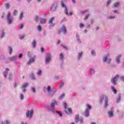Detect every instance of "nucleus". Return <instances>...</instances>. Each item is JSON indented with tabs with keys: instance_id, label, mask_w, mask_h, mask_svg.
<instances>
[{
	"instance_id": "1",
	"label": "nucleus",
	"mask_w": 124,
	"mask_h": 124,
	"mask_svg": "<svg viewBox=\"0 0 124 124\" xmlns=\"http://www.w3.org/2000/svg\"><path fill=\"white\" fill-rule=\"evenodd\" d=\"M104 99L105 107H107V106H108V97H107L106 95H103L101 97L100 101V102H102Z\"/></svg>"
},
{
	"instance_id": "2",
	"label": "nucleus",
	"mask_w": 124,
	"mask_h": 124,
	"mask_svg": "<svg viewBox=\"0 0 124 124\" xmlns=\"http://www.w3.org/2000/svg\"><path fill=\"white\" fill-rule=\"evenodd\" d=\"M64 109L66 114H68V115L72 113V109H71V108H67V104L66 103H64Z\"/></svg>"
},
{
	"instance_id": "3",
	"label": "nucleus",
	"mask_w": 124,
	"mask_h": 124,
	"mask_svg": "<svg viewBox=\"0 0 124 124\" xmlns=\"http://www.w3.org/2000/svg\"><path fill=\"white\" fill-rule=\"evenodd\" d=\"M119 77H120V76L118 75H117L114 78H111V83L113 84L114 85H116V84H117V81H118Z\"/></svg>"
},
{
	"instance_id": "4",
	"label": "nucleus",
	"mask_w": 124,
	"mask_h": 124,
	"mask_svg": "<svg viewBox=\"0 0 124 124\" xmlns=\"http://www.w3.org/2000/svg\"><path fill=\"white\" fill-rule=\"evenodd\" d=\"M86 107H87L86 110L84 113L85 117H89V115H90V112L89 109H91L92 107L89 105H86Z\"/></svg>"
},
{
	"instance_id": "5",
	"label": "nucleus",
	"mask_w": 124,
	"mask_h": 124,
	"mask_svg": "<svg viewBox=\"0 0 124 124\" xmlns=\"http://www.w3.org/2000/svg\"><path fill=\"white\" fill-rule=\"evenodd\" d=\"M61 5L62 7H64L65 12L66 15H72V13L71 12H69V13L67 12V8L65 6V5H64L63 2H61Z\"/></svg>"
},
{
	"instance_id": "6",
	"label": "nucleus",
	"mask_w": 124,
	"mask_h": 124,
	"mask_svg": "<svg viewBox=\"0 0 124 124\" xmlns=\"http://www.w3.org/2000/svg\"><path fill=\"white\" fill-rule=\"evenodd\" d=\"M62 32H63V33H65L66 32V28H65L64 25L62 26V27L61 30H59L58 31V34H61Z\"/></svg>"
},
{
	"instance_id": "7",
	"label": "nucleus",
	"mask_w": 124,
	"mask_h": 124,
	"mask_svg": "<svg viewBox=\"0 0 124 124\" xmlns=\"http://www.w3.org/2000/svg\"><path fill=\"white\" fill-rule=\"evenodd\" d=\"M33 115V110L31 109L30 112L29 110H28L26 112V116L27 118H31Z\"/></svg>"
},
{
	"instance_id": "8",
	"label": "nucleus",
	"mask_w": 124,
	"mask_h": 124,
	"mask_svg": "<svg viewBox=\"0 0 124 124\" xmlns=\"http://www.w3.org/2000/svg\"><path fill=\"white\" fill-rule=\"evenodd\" d=\"M11 14L10 12H9L8 15L7 16V21L9 24H11L12 23V20H13V18H10Z\"/></svg>"
},
{
	"instance_id": "9",
	"label": "nucleus",
	"mask_w": 124,
	"mask_h": 124,
	"mask_svg": "<svg viewBox=\"0 0 124 124\" xmlns=\"http://www.w3.org/2000/svg\"><path fill=\"white\" fill-rule=\"evenodd\" d=\"M50 60H51V55L47 54L46 55L45 61L46 63H49V62H50Z\"/></svg>"
},
{
	"instance_id": "10",
	"label": "nucleus",
	"mask_w": 124,
	"mask_h": 124,
	"mask_svg": "<svg viewBox=\"0 0 124 124\" xmlns=\"http://www.w3.org/2000/svg\"><path fill=\"white\" fill-rule=\"evenodd\" d=\"M28 86H29V83H26L22 85L23 92H24V93H26V88H27V87H28Z\"/></svg>"
},
{
	"instance_id": "11",
	"label": "nucleus",
	"mask_w": 124,
	"mask_h": 124,
	"mask_svg": "<svg viewBox=\"0 0 124 124\" xmlns=\"http://www.w3.org/2000/svg\"><path fill=\"white\" fill-rule=\"evenodd\" d=\"M54 20H55V16L52 17L51 19L49 20V24H53V22H54Z\"/></svg>"
},
{
	"instance_id": "12",
	"label": "nucleus",
	"mask_w": 124,
	"mask_h": 124,
	"mask_svg": "<svg viewBox=\"0 0 124 124\" xmlns=\"http://www.w3.org/2000/svg\"><path fill=\"white\" fill-rule=\"evenodd\" d=\"M34 62V59H33V58H32L29 60L27 64L28 65H30V64H31V62Z\"/></svg>"
},
{
	"instance_id": "13",
	"label": "nucleus",
	"mask_w": 124,
	"mask_h": 124,
	"mask_svg": "<svg viewBox=\"0 0 124 124\" xmlns=\"http://www.w3.org/2000/svg\"><path fill=\"white\" fill-rule=\"evenodd\" d=\"M121 55H119L116 57V62L120 63V59H121Z\"/></svg>"
},
{
	"instance_id": "14",
	"label": "nucleus",
	"mask_w": 124,
	"mask_h": 124,
	"mask_svg": "<svg viewBox=\"0 0 124 124\" xmlns=\"http://www.w3.org/2000/svg\"><path fill=\"white\" fill-rule=\"evenodd\" d=\"M76 123H78L79 122V115H77L75 119Z\"/></svg>"
},
{
	"instance_id": "15",
	"label": "nucleus",
	"mask_w": 124,
	"mask_h": 124,
	"mask_svg": "<svg viewBox=\"0 0 124 124\" xmlns=\"http://www.w3.org/2000/svg\"><path fill=\"white\" fill-rule=\"evenodd\" d=\"M40 23L41 24H45L46 23V19L42 18L40 19Z\"/></svg>"
},
{
	"instance_id": "16",
	"label": "nucleus",
	"mask_w": 124,
	"mask_h": 124,
	"mask_svg": "<svg viewBox=\"0 0 124 124\" xmlns=\"http://www.w3.org/2000/svg\"><path fill=\"white\" fill-rule=\"evenodd\" d=\"M32 45L33 46V48H35V46H36V42H35V40H33L32 42Z\"/></svg>"
},
{
	"instance_id": "17",
	"label": "nucleus",
	"mask_w": 124,
	"mask_h": 124,
	"mask_svg": "<svg viewBox=\"0 0 124 124\" xmlns=\"http://www.w3.org/2000/svg\"><path fill=\"white\" fill-rule=\"evenodd\" d=\"M55 105H57V102L56 101H54V103L51 104V106L52 108H53V107H55Z\"/></svg>"
},
{
	"instance_id": "18",
	"label": "nucleus",
	"mask_w": 124,
	"mask_h": 124,
	"mask_svg": "<svg viewBox=\"0 0 124 124\" xmlns=\"http://www.w3.org/2000/svg\"><path fill=\"white\" fill-rule=\"evenodd\" d=\"M23 16H24V13H23V12L20 13V14L19 16V19L22 20V18H23Z\"/></svg>"
},
{
	"instance_id": "19",
	"label": "nucleus",
	"mask_w": 124,
	"mask_h": 124,
	"mask_svg": "<svg viewBox=\"0 0 124 124\" xmlns=\"http://www.w3.org/2000/svg\"><path fill=\"white\" fill-rule=\"evenodd\" d=\"M108 60V55L105 56L103 59V62H106Z\"/></svg>"
},
{
	"instance_id": "20",
	"label": "nucleus",
	"mask_w": 124,
	"mask_h": 124,
	"mask_svg": "<svg viewBox=\"0 0 124 124\" xmlns=\"http://www.w3.org/2000/svg\"><path fill=\"white\" fill-rule=\"evenodd\" d=\"M108 115L109 116V117H113V112L108 111Z\"/></svg>"
},
{
	"instance_id": "21",
	"label": "nucleus",
	"mask_w": 124,
	"mask_h": 124,
	"mask_svg": "<svg viewBox=\"0 0 124 124\" xmlns=\"http://www.w3.org/2000/svg\"><path fill=\"white\" fill-rule=\"evenodd\" d=\"M9 50L10 54L11 55V54H12V51L13 50L12 49V47L9 46Z\"/></svg>"
},
{
	"instance_id": "22",
	"label": "nucleus",
	"mask_w": 124,
	"mask_h": 124,
	"mask_svg": "<svg viewBox=\"0 0 124 124\" xmlns=\"http://www.w3.org/2000/svg\"><path fill=\"white\" fill-rule=\"evenodd\" d=\"M5 7L7 8V9H8V8H10V5L9 3H6L5 4Z\"/></svg>"
},
{
	"instance_id": "23",
	"label": "nucleus",
	"mask_w": 124,
	"mask_h": 124,
	"mask_svg": "<svg viewBox=\"0 0 124 124\" xmlns=\"http://www.w3.org/2000/svg\"><path fill=\"white\" fill-rule=\"evenodd\" d=\"M120 5V3L119 2H116L114 4V7H117V6H119Z\"/></svg>"
},
{
	"instance_id": "24",
	"label": "nucleus",
	"mask_w": 124,
	"mask_h": 124,
	"mask_svg": "<svg viewBox=\"0 0 124 124\" xmlns=\"http://www.w3.org/2000/svg\"><path fill=\"white\" fill-rule=\"evenodd\" d=\"M60 58L61 60H63L64 56H63V54H62V53H60Z\"/></svg>"
},
{
	"instance_id": "25",
	"label": "nucleus",
	"mask_w": 124,
	"mask_h": 124,
	"mask_svg": "<svg viewBox=\"0 0 124 124\" xmlns=\"http://www.w3.org/2000/svg\"><path fill=\"white\" fill-rule=\"evenodd\" d=\"M82 55H83V52H80L78 53V60L80 59V58H81V57H82Z\"/></svg>"
},
{
	"instance_id": "26",
	"label": "nucleus",
	"mask_w": 124,
	"mask_h": 124,
	"mask_svg": "<svg viewBox=\"0 0 124 124\" xmlns=\"http://www.w3.org/2000/svg\"><path fill=\"white\" fill-rule=\"evenodd\" d=\"M112 92H114V93H117V90L115 89L114 87L112 88Z\"/></svg>"
},
{
	"instance_id": "27",
	"label": "nucleus",
	"mask_w": 124,
	"mask_h": 124,
	"mask_svg": "<svg viewBox=\"0 0 124 124\" xmlns=\"http://www.w3.org/2000/svg\"><path fill=\"white\" fill-rule=\"evenodd\" d=\"M64 94H62V95H61L60 97H59V99H62V98H63V97H64Z\"/></svg>"
},
{
	"instance_id": "28",
	"label": "nucleus",
	"mask_w": 124,
	"mask_h": 124,
	"mask_svg": "<svg viewBox=\"0 0 124 124\" xmlns=\"http://www.w3.org/2000/svg\"><path fill=\"white\" fill-rule=\"evenodd\" d=\"M56 113L59 115L61 117L62 116V112L61 111H56Z\"/></svg>"
},
{
	"instance_id": "29",
	"label": "nucleus",
	"mask_w": 124,
	"mask_h": 124,
	"mask_svg": "<svg viewBox=\"0 0 124 124\" xmlns=\"http://www.w3.org/2000/svg\"><path fill=\"white\" fill-rule=\"evenodd\" d=\"M10 61H14L16 60V57H13L9 59Z\"/></svg>"
},
{
	"instance_id": "30",
	"label": "nucleus",
	"mask_w": 124,
	"mask_h": 124,
	"mask_svg": "<svg viewBox=\"0 0 124 124\" xmlns=\"http://www.w3.org/2000/svg\"><path fill=\"white\" fill-rule=\"evenodd\" d=\"M79 122H80V124H83V118H82V117L80 118Z\"/></svg>"
},
{
	"instance_id": "31",
	"label": "nucleus",
	"mask_w": 124,
	"mask_h": 124,
	"mask_svg": "<svg viewBox=\"0 0 124 124\" xmlns=\"http://www.w3.org/2000/svg\"><path fill=\"white\" fill-rule=\"evenodd\" d=\"M31 90L33 93H35V92H36V90L35 89V88L34 87H32Z\"/></svg>"
},
{
	"instance_id": "32",
	"label": "nucleus",
	"mask_w": 124,
	"mask_h": 124,
	"mask_svg": "<svg viewBox=\"0 0 124 124\" xmlns=\"http://www.w3.org/2000/svg\"><path fill=\"white\" fill-rule=\"evenodd\" d=\"M47 92H48V93H50L51 91V87L50 86H48L47 88Z\"/></svg>"
},
{
	"instance_id": "33",
	"label": "nucleus",
	"mask_w": 124,
	"mask_h": 124,
	"mask_svg": "<svg viewBox=\"0 0 124 124\" xmlns=\"http://www.w3.org/2000/svg\"><path fill=\"white\" fill-rule=\"evenodd\" d=\"M37 29H38V31H41V26H38Z\"/></svg>"
},
{
	"instance_id": "34",
	"label": "nucleus",
	"mask_w": 124,
	"mask_h": 124,
	"mask_svg": "<svg viewBox=\"0 0 124 124\" xmlns=\"http://www.w3.org/2000/svg\"><path fill=\"white\" fill-rule=\"evenodd\" d=\"M120 80H121V81H123V82H124V76H122L120 78Z\"/></svg>"
},
{
	"instance_id": "35",
	"label": "nucleus",
	"mask_w": 124,
	"mask_h": 124,
	"mask_svg": "<svg viewBox=\"0 0 124 124\" xmlns=\"http://www.w3.org/2000/svg\"><path fill=\"white\" fill-rule=\"evenodd\" d=\"M38 19H39L38 16H35V20L36 22H38Z\"/></svg>"
},
{
	"instance_id": "36",
	"label": "nucleus",
	"mask_w": 124,
	"mask_h": 124,
	"mask_svg": "<svg viewBox=\"0 0 124 124\" xmlns=\"http://www.w3.org/2000/svg\"><path fill=\"white\" fill-rule=\"evenodd\" d=\"M63 85H64V83L63 82H62L61 83H60V88H62V87L63 86Z\"/></svg>"
},
{
	"instance_id": "37",
	"label": "nucleus",
	"mask_w": 124,
	"mask_h": 124,
	"mask_svg": "<svg viewBox=\"0 0 124 124\" xmlns=\"http://www.w3.org/2000/svg\"><path fill=\"white\" fill-rule=\"evenodd\" d=\"M90 72L91 74H93V73H94V71L93 69H91Z\"/></svg>"
},
{
	"instance_id": "38",
	"label": "nucleus",
	"mask_w": 124,
	"mask_h": 124,
	"mask_svg": "<svg viewBox=\"0 0 124 124\" xmlns=\"http://www.w3.org/2000/svg\"><path fill=\"white\" fill-rule=\"evenodd\" d=\"M42 71H41V70H39L38 71V72H37V74H38V75H40V74H41V73H42Z\"/></svg>"
},
{
	"instance_id": "39",
	"label": "nucleus",
	"mask_w": 124,
	"mask_h": 124,
	"mask_svg": "<svg viewBox=\"0 0 124 124\" xmlns=\"http://www.w3.org/2000/svg\"><path fill=\"white\" fill-rule=\"evenodd\" d=\"M9 124V121H5L4 122V124Z\"/></svg>"
},
{
	"instance_id": "40",
	"label": "nucleus",
	"mask_w": 124,
	"mask_h": 124,
	"mask_svg": "<svg viewBox=\"0 0 124 124\" xmlns=\"http://www.w3.org/2000/svg\"><path fill=\"white\" fill-rule=\"evenodd\" d=\"M83 27H84V24H83L82 23H80L79 24V28H83Z\"/></svg>"
},
{
	"instance_id": "41",
	"label": "nucleus",
	"mask_w": 124,
	"mask_h": 124,
	"mask_svg": "<svg viewBox=\"0 0 124 124\" xmlns=\"http://www.w3.org/2000/svg\"><path fill=\"white\" fill-rule=\"evenodd\" d=\"M56 93L55 91H54V92L51 91V92L50 93V95H52V94H54V93Z\"/></svg>"
},
{
	"instance_id": "42",
	"label": "nucleus",
	"mask_w": 124,
	"mask_h": 124,
	"mask_svg": "<svg viewBox=\"0 0 124 124\" xmlns=\"http://www.w3.org/2000/svg\"><path fill=\"white\" fill-rule=\"evenodd\" d=\"M61 46H62V47H63V48H64L66 50H67V47H66V46H63V45H61Z\"/></svg>"
},
{
	"instance_id": "43",
	"label": "nucleus",
	"mask_w": 124,
	"mask_h": 124,
	"mask_svg": "<svg viewBox=\"0 0 124 124\" xmlns=\"http://www.w3.org/2000/svg\"><path fill=\"white\" fill-rule=\"evenodd\" d=\"M20 99H24V95H23V94H21L20 95Z\"/></svg>"
},
{
	"instance_id": "44",
	"label": "nucleus",
	"mask_w": 124,
	"mask_h": 124,
	"mask_svg": "<svg viewBox=\"0 0 124 124\" xmlns=\"http://www.w3.org/2000/svg\"><path fill=\"white\" fill-rule=\"evenodd\" d=\"M24 37H25V35H23L22 36H20L19 38H20V39H23V38H24Z\"/></svg>"
},
{
	"instance_id": "45",
	"label": "nucleus",
	"mask_w": 124,
	"mask_h": 124,
	"mask_svg": "<svg viewBox=\"0 0 124 124\" xmlns=\"http://www.w3.org/2000/svg\"><path fill=\"white\" fill-rule=\"evenodd\" d=\"M41 52H42V53L44 52V48L42 47H41Z\"/></svg>"
},
{
	"instance_id": "46",
	"label": "nucleus",
	"mask_w": 124,
	"mask_h": 124,
	"mask_svg": "<svg viewBox=\"0 0 124 124\" xmlns=\"http://www.w3.org/2000/svg\"><path fill=\"white\" fill-rule=\"evenodd\" d=\"M17 10H15V11H14V15H16V14H17Z\"/></svg>"
},
{
	"instance_id": "47",
	"label": "nucleus",
	"mask_w": 124,
	"mask_h": 124,
	"mask_svg": "<svg viewBox=\"0 0 124 124\" xmlns=\"http://www.w3.org/2000/svg\"><path fill=\"white\" fill-rule=\"evenodd\" d=\"M22 57H23V54L22 53H21L19 55L18 58H19V59H21V58H22Z\"/></svg>"
},
{
	"instance_id": "48",
	"label": "nucleus",
	"mask_w": 124,
	"mask_h": 124,
	"mask_svg": "<svg viewBox=\"0 0 124 124\" xmlns=\"http://www.w3.org/2000/svg\"><path fill=\"white\" fill-rule=\"evenodd\" d=\"M7 73H8V72H5L4 73V77L6 78V75H7Z\"/></svg>"
},
{
	"instance_id": "49",
	"label": "nucleus",
	"mask_w": 124,
	"mask_h": 124,
	"mask_svg": "<svg viewBox=\"0 0 124 124\" xmlns=\"http://www.w3.org/2000/svg\"><path fill=\"white\" fill-rule=\"evenodd\" d=\"M109 3H111V0H109V1H108L107 2V6H108V5H109Z\"/></svg>"
},
{
	"instance_id": "50",
	"label": "nucleus",
	"mask_w": 124,
	"mask_h": 124,
	"mask_svg": "<svg viewBox=\"0 0 124 124\" xmlns=\"http://www.w3.org/2000/svg\"><path fill=\"white\" fill-rule=\"evenodd\" d=\"M89 15L86 16L85 18H84V20H87V19H88V18H89Z\"/></svg>"
},
{
	"instance_id": "51",
	"label": "nucleus",
	"mask_w": 124,
	"mask_h": 124,
	"mask_svg": "<svg viewBox=\"0 0 124 124\" xmlns=\"http://www.w3.org/2000/svg\"><path fill=\"white\" fill-rule=\"evenodd\" d=\"M91 53L92 55H95V52L93 50H92Z\"/></svg>"
},
{
	"instance_id": "52",
	"label": "nucleus",
	"mask_w": 124,
	"mask_h": 124,
	"mask_svg": "<svg viewBox=\"0 0 124 124\" xmlns=\"http://www.w3.org/2000/svg\"><path fill=\"white\" fill-rule=\"evenodd\" d=\"M120 100H121V96H119L118 97V98L117 99V102H119V101H120Z\"/></svg>"
},
{
	"instance_id": "53",
	"label": "nucleus",
	"mask_w": 124,
	"mask_h": 124,
	"mask_svg": "<svg viewBox=\"0 0 124 124\" xmlns=\"http://www.w3.org/2000/svg\"><path fill=\"white\" fill-rule=\"evenodd\" d=\"M4 32H3V33H2V35L1 36V38H2V37H3V36H4Z\"/></svg>"
},
{
	"instance_id": "54",
	"label": "nucleus",
	"mask_w": 124,
	"mask_h": 124,
	"mask_svg": "<svg viewBox=\"0 0 124 124\" xmlns=\"http://www.w3.org/2000/svg\"><path fill=\"white\" fill-rule=\"evenodd\" d=\"M12 77V74L9 75V79H11V77Z\"/></svg>"
},
{
	"instance_id": "55",
	"label": "nucleus",
	"mask_w": 124,
	"mask_h": 124,
	"mask_svg": "<svg viewBox=\"0 0 124 124\" xmlns=\"http://www.w3.org/2000/svg\"><path fill=\"white\" fill-rule=\"evenodd\" d=\"M3 59H4V56H1V57L0 58V60H2Z\"/></svg>"
},
{
	"instance_id": "56",
	"label": "nucleus",
	"mask_w": 124,
	"mask_h": 124,
	"mask_svg": "<svg viewBox=\"0 0 124 124\" xmlns=\"http://www.w3.org/2000/svg\"><path fill=\"white\" fill-rule=\"evenodd\" d=\"M114 13H118V11L115 10L113 11Z\"/></svg>"
},
{
	"instance_id": "57",
	"label": "nucleus",
	"mask_w": 124,
	"mask_h": 124,
	"mask_svg": "<svg viewBox=\"0 0 124 124\" xmlns=\"http://www.w3.org/2000/svg\"><path fill=\"white\" fill-rule=\"evenodd\" d=\"M61 43V41L58 40L57 42V44H60Z\"/></svg>"
},
{
	"instance_id": "58",
	"label": "nucleus",
	"mask_w": 124,
	"mask_h": 124,
	"mask_svg": "<svg viewBox=\"0 0 124 124\" xmlns=\"http://www.w3.org/2000/svg\"><path fill=\"white\" fill-rule=\"evenodd\" d=\"M23 27H24V25H23V24H21L20 26V29H23Z\"/></svg>"
},
{
	"instance_id": "59",
	"label": "nucleus",
	"mask_w": 124,
	"mask_h": 124,
	"mask_svg": "<svg viewBox=\"0 0 124 124\" xmlns=\"http://www.w3.org/2000/svg\"><path fill=\"white\" fill-rule=\"evenodd\" d=\"M109 18H111L112 19H114V18H115V16H109Z\"/></svg>"
},
{
	"instance_id": "60",
	"label": "nucleus",
	"mask_w": 124,
	"mask_h": 124,
	"mask_svg": "<svg viewBox=\"0 0 124 124\" xmlns=\"http://www.w3.org/2000/svg\"><path fill=\"white\" fill-rule=\"evenodd\" d=\"M108 61V63H110V62H111V59H109Z\"/></svg>"
},
{
	"instance_id": "61",
	"label": "nucleus",
	"mask_w": 124,
	"mask_h": 124,
	"mask_svg": "<svg viewBox=\"0 0 124 124\" xmlns=\"http://www.w3.org/2000/svg\"><path fill=\"white\" fill-rule=\"evenodd\" d=\"M28 57H31V55L30 54V52H28Z\"/></svg>"
},
{
	"instance_id": "62",
	"label": "nucleus",
	"mask_w": 124,
	"mask_h": 124,
	"mask_svg": "<svg viewBox=\"0 0 124 124\" xmlns=\"http://www.w3.org/2000/svg\"><path fill=\"white\" fill-rule=\"evenodd\" d=\"M72 1L73 3H75V0H72Z\"/></svg>"
},
{
	"instance_id": "63",
	"label": "nucleus",
	"mask_w": 124,
	"mask_h": 124,
	"mask_svg": "<svg viewBox=\"0 0 124 124\" xmlns=\"http://www.w3.org/2000/svg\"><path fill=\"white\" fill-rule=\"evenodd\" d=\"M6 71H9V69L8 68H7L6 69Z\"/></svg>"
},
{
	"instance_id": "64",
	"label": "nucleus",
	"mask_w": 124,
	"mask_h": 124,
	"mask_svg": "<svg viewBox=\"0 0 124 124\" xmlns=\"http://www.w3.org/2000/svg\"><path fill=\"white\" fill-rule=\"evenodd\" d=\"M91 124H95V123H91Z\"/></svg>"
}]
</instances>
